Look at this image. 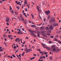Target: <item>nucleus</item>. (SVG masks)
<instances>
[{
    "instance_id": "obj_1",
    "label": "nucleus",
    "mask_w": 61,
    "mask_h": 61,
    "mask_svg": "<svg viewBox=\"0 0 61 61\" xmlns=\"http://www.w3.org/2000/svg\"><path fill=\"white\" fill-rule=\"evenodd\" d=\"M28 31L30 32L31 33H30V34L32 35V36H36V35L34 34V31H33V30H32L30 29H29L28 30Z\"/></svg>"
},
{
    "instance_id": "obj_2",
    "label": "nucleus",
    "mask_w": 61,
    "mask_h": 61,
    "mask_svg": "<svg viewBox=\"0 0 61 61\" xmlns=\"http://www.w3.org/2000/svg\"><path fill=\"white\" fill-rule=\"evenodd\" d=\"M45 13L46 14V15H49L50 14V11L49 10L47 11H45Z\"/></svg>"
},
{
    "instance_id": "obj_3",
    "label": "nucleus",
    "mask_w": 61,
    "mask_h": 61,
    "mask_svg": "<svg viewBox=\"0 0 61 61\" xmlns=\"http://www.w3.org/2000/svg\"><path fill=\"white\" fill-rule=\"evenodd\" d=\"M31 51H32V49H29L26 52V53H28V52H31Z\"/></svg>"
},
{
    "instance_id": "obj_4",
    "label": "nucleus",
    "mask_w": 61,
    "mask_h": 61,
    "mask_svg": "<svg viewBox=\"0 0 61 61\" xmlns=\"http://www.w3.org/2000/svg\"><path fill=\"white\" fill-rule=\"evenodd\" d=\"M9 21V19L8 17H7L6 18V22H8Z\"/></svg>"
},
{
    "instance_id": "obj_5",
    "label": "nucleus",
    "mask_w": 61,
    "mask_h": 61,
    "mask_svg": "<svg viewBox=\"0 0 61 61\" xmlns=\"http://www.w3.org/2000/svg\"><path fill=\"white\" fill-rule=\"evenodd\" d=\"M53 25L54 26H56V25L58 26V23H54L53 24Z\"/></svg>"
},
{
    "instance_id": "obj_6",
    "label": "nucleus",
    "mask_w": 61,
    "mask_h": 61,
    "mask_svg": "<svg viewBox=\"0 0 61 61\" xmlns=\"http://www.w3.org/2000/svg\"><path fill=\"white\" fill-rule=\"evenodd\" d=\"M49 29H51V30H53V26H52L51 25L50 27L49 28Z\"/></svg>"
},
{
    "instance_id": "obj_7",
    "label": "nucleus",
    "mask_w": 61,
    "mask_h": 61,
    "mask_svg": "<svg viewBox=\"0 0 61 61\" xmlns=\"http://www.w3.org/2000/svg\"><path fill=\"white\" fill-rule=\"evenodd\" d=\"M55 48V45H52L51 47V49H53V48Z\"/></svg>"
},
{
    "instance_id": "obj_8",
    "label": "nucleus",
    "mask_w": 61,
    "mask_h": 61,
    "mask_svg": "<svg viewBox=\"0 0 61 61\" xmlns=\"http://www.w3.org/2000/svg\"><path fill=\"white\" fill-rule=\"evenodd\" d=\"M52 32V31L51 30H48L47 32V33H51Z\"/></svg>"
},
{
    "instance_id": "obj_9",
    "label": "nucleus",
    "mask_w": 61,
    "mask_h": 61,
    "mask_svg": "<svg viewBox=\"0 0 61 61\" xmlns=\"http://www.w3.org/2000/svg\"><path fill=\"white\" fill-rule=\"evenodd\" d=\"M41 30H43V29H44V27L42 26L40 28Z\"/></svg>"
},
{
    "instance_id": "obj_10",
    "label": "nucleus",
    "mask_w": 61,
    "mask_h": 61,
    "mask_svg": "<svg viewBox=\"0 0 61 61\" xmlns=\"http://www.w3.org/2000/svg\"><path fill=\"white\" fill-rule=\"evenodd\" d=\"M3 36L4 37H5V38H6V37H7V36H6V34L3 35Z\"/></svg>"
},
{
    "instance_id": "obj_11",
    "label": "nucleus",
    "mask_w": 61,
    "mask_h": 61,
    "mask_svg": "<svg viewBox=\"0 0 61 61\" xmlns=\"http://www.w3.org/2000/svg\"><path fill=\"white\" fill-rule=\"evenodd\" d=\"M20 40V38H17L16 39L15 41H16V42H17V40Z\"/></svg>"
},
{
    "instance_id": "obj_12",
    "label": "nucleus",
    "mask_w": 61,
    "mask_h": 61,
    "mask_svg": "<svg viewBox=\"0 0 61 61\" xmlns=\"http://www.w3.org/2000/svg\"><path fill=\"white\" fill-rule=\"evenodd\" d=\"M51 21L52 22H53V23H54V22H55V20H54V19H52Z\"/></svg>"
},
{
    "instance_id": "obj_13",
    "label": "nucleus",
    "mask_w": 61,
    "mask_h": 61,
    "mask_svg": "<svg viewBox=\"0 0 61 61\" xmlns=\"http://www.w3.org/2000/svg\"><path fill=\"white\" fill-rule=\"evenodd\" d=\"M45 32H46V31H41V34H44V33H45Z\"/></svg>"
},
{
    "instance_id": "obj_14",
    "label": "nucleus",
    "mask_w": 61,
    "mask_h": 61,
    "mask_svg": "<svg viewBox=\"0 0 61 61\" xmlns=\"http://www.w3.org/2000/svg\"><path fill=\"white\" fill-rule=\"evenodd\" d=\"M28 49H27L26 48H25V51H26V52H27V51H28Z\"/></svg>"
},
{
    "instance_id": "obj_15",
    "label": "nucleus",
    "mask_w": 61,
    "mask_h": 61,
    "mask_svg": "<svg viewBox=\"0 0 61 61\" xmlns=\"http://www.w3.org/2000/svg\"><path fill=\"white\" fill-rule=\"evenodd\" d=\"M24 3L25 4H27V0H25Z\"/></svg>"
},
{
    "instance_id": "obj_16",
    "label": "nucleus",
    "mask_w": 61,
    "mask_h": 61,
    "mask_svg": "<svg viewBox=\"0 0 61 61\" xmlns=\"http://www.w3.org/2000/svg\"><path fill=\"white\" fill-rule=\"evenodd\" d=\"M42 46H43V47H44V48H46V47H45L46 46L45 44L42 43Z\"/></svg>"
},
{
    "instance_id": "obj_17",
    "label": "nucleus",
    "mask_w": 61,
    "mask_h": 61,
    "mask_svg": "<svg viewBox=\"0 0 61 61\" xmlns=\"http://www.w3.org/2000/svg\"><path fill=\"white\" fill-rule=\"evenodd\" d=\"M45 29L46 30H49V28L48 27H46L45 28Z\"/></svg>"
},
{
    "instance_id": "obj_18",
    "label": "nucleus",
    "mask_w": 61,
    "mask_h": 61,
    "mask_svg": "<svg viewBox=\"0 0 61 61\" xmlns=\"http://www.w3.org/2000/svg\"><path fill=\"white\" fill-rule=\"evenodd\" d=\"M59 51H60V50L59 49H57L56 50V52H58Z\"/></svg>"
},
{
    "instance_id": "obj_19",
    "label": "nucleus",
    "mask_w": 61,
    "mask_h": 61,
    "mask_svg": "<svg viewBox=\"0 0 61 61\" xmlns=\"http://www.w3.org/2000/svg\"><path fill=\"white\" fill-rule=\"evenodd\" d=\"M38 13H39L40 14V13H41V10H38Z\"/></svg>"
},
{
    "instance_id": "obj_20",
    "label": "nucleus",
    "mask_w": 61,
    "mask_h": 61,
    "mask_svg": "<svg viewBox=\"0 0 61 61\" xmlns=\"http://www.w3.org/2000/svg\"><path fill=\"white\" fill-rule=\"evenodd\" d=\"M23 22H24V23L25 24V25H26V20H24V21H23Z\"/></svg>"
},
{
    "instance_id": "obj_21",
    "label": "nucleus",
    "mask_w": 61,
    "mask_h": 61,
    "mask_svg": "<svg viewBox=\"0 0 61 61\" xmlns=\"http://www.w3.org/2000/svg\"><path fill=\"white\" fill-rule=\"evenodd\" d=\"M60 33V31H58L57 32V34H59Z\"/></svg>"
},
{
    "instance_id": "obj_22",
    "label": "nucleus",
    "mask_w": 61,
    "mask_h": 61,
    "mask_svg": "<svg viewBox=\"0 0 61 61\" xmlns=\"http://www.w3.org/2000/svg\"><path fill=\"white\" fill-rule=\"evenodd\" d=\"M21 20H22V21H25V20H24V18H23V17H22L21 18Z\"/></svg>"
},
{
    "instance_id": "obj_23",
    "label": "nucleus",
    "mask_w": 61,
    "mask_h": 61,
    "mask_svg": "<svg viewBox=\"0 0 61 61\" xmlns=\"http://www.w3.org/2000/svg\"><path fill=\"white\" fill-rule=\"evenodd\" d=\"M31 16H32V18L33 19H34V16L33 15V14H31Z\"/></svg>"
},
{
    "instance_id": "obj_24",
    "label": "nucleus",
    "mask_w": 61,
    "mask_h": 61,
    "mask_svg": "<svg viewBox=\"0 0 61 61\" xmlns=\"http://www.w3.org/2000/svg\"><path fill=\"white\" fill-rule=\"evenodd\" d=\"M22 31H20V34H23V33H22Z\"/></svg>"
},
{
    "instance_id": "obj_25",
    "label": "nucleus",
    "mask_w": 61,
    "mask_h": 61,
    "mask_svg": "<svg viewBox=\"0 0 61 61\" xmlns=\"http://www.w3.org/2000/svg\"><path fill=\"white\" fill-rule=\"evenodd\" d=\"M46 48H47V49H49V50H50L51 48H50L49 47H47Z\"/></svg>"
},
{
    "instance_id": "obj_26",
    "label": "nucleus",
    "mask_w": 61,
    "mask_h": 61,
    "mask_svg": "<svg viewBox=\"0 0 61 61\" xmlns=\"http://www.w3.org/2000/svg\"><path fill=\"white\" fill-rule=\"evenodd\" d=\"M58 43H59V44H61V41L60 40L58 41Z\"/></svg>"
},
{
    "instance_id": "obj_27",
    "label": "nucleus",
    "mask_w": 61,
    "mask_h": 61,
    "mask_svg": "<svg viewBox=\"0 0 61 61\" xmlns=\"http://www.w3.org/2000/svg\"><path fill=\"white\" fill-rule=\"evenodd\" d=\"M54 40L55 41H57V39H56V38L55 39H54Z\"/></svg>"
},
{
    "instance_id": "obj_28",
    "label": "nucleus",
    "mask_w": 61,
    "mask_h": 61,
    "mask_svg": "<svg viewBox=\"0 0 61 61\" xmlns=\"http://www.w3.org/2000/svg\"><path fill=\"white\" fill-rule=\"evenodd\" d=\"M25 52H23V54L21 55V56H24V55L25 54Z\"/></svg>"
},
{
    "instance_id": "obj_29",
    "label": "nucleus",
    "mask_w": 61,
    "mask_h": 61,
    "mask_svg": "<svg viewBox=\"0 0 61 61\" xmlns=\"http://www.w3.org/2000/svg\"><path fill=\"white\" fill-rule=\"evenodd\" d=\"M47 35L48 36H50V33H47Z\"/></svg>"
},
{
    "instance_id": "obj_30",
    "label": "nucleus",
    "mask_w": 61,
    "mask_h": 61,
    "mask_svg": "<svg viewBox=\"0 0 61 61\" xmlns=\"http://www.w3.org/2000/svg\"><path fill=\"white\" fill-rule=\"evenodd\" d=\"M53 51H56V48H54L53 49Z\"/></svg>"
},
{
    "instance_id": "obj_31",
    "label": "nucleus",
    "mask_w": 61,
    "mask_h": 61,
    "mask_svg": "<svg viewBox=\"0 0 61 61\" xmlns=\"http://www.w3.org/2000/svg\"><path fill=\"white\" fill-rule=\"evenodd\" d=\"M10 10L11 11H12V7H11V6H10Z\"/></svg>"
},
{
    "instance_id": "obj_32",
    "label": "nucleus",
    "mask_w": 61,
    "mask_h": 61,
    "mask_svg": "<svg viewBox=\"0 0 61 61\" xmlns=\"http://www.w3.org/2000/svg\"><path fill=\"white\" fill-rule=\"evenodd\" d=\"M10 12L11 13H12V14H14V10H12V11H11Z\"/></svg>"
},
{
    "instance_id": "obj_33",
    "label": "nucleus",
    "mask_w": 61,
    "mask_h": 61,
    "mask_svg": "<svg viewBox=\"0 0 61 61\" xmlns=\"http://www.w3.org/2000/svg\"><path fill=\"white\" fill-rule=\"evenodd\" d=\"M12 56L13 57H14V58H15V55H12Z\"/></svg>"
},
{
    "instance_id": "obj_34",
    "label": "nucleus",
    "mask_w": 61,
    "mask_h": 61,
    "mask_svg": "<svg viewBox=\"0 0 61 61\" xmlns=\"http://www.w3.org/2000/svg\"><path fill=\"white\" fill-rule=\"evenodd\" d=\"M15 15H18V13L16 12H15Z\"/></svg>"
},
{
    "instance_id": "obj_35",
    "label": "nucleus",
    "mask_w": 61,
    "mask_h": 61,
    "mask_svg": "<svg viewBox=\"0 0 61 61\" xmlns=\"http://www.w3.org/2000/svg\"><path fill=\"white\" fill-rule=\"evenodd\" d=\"M43 58V57L41 56L40 57V59H42V58Z\"/></svg>"
},
{
    "instance_id": "obj_36",
    "label": "nucleus",
    "mask_w": 61,
    "mask_h": 61,
    "mask_svg": "<svg viewBox=\"0 0 61 61\" xmlns=\"http://www.w3.org/2000/svg\"><path fill=\"white\" fill-rule=\"evenodd\" d=\"M20 17H21V18L23 17V16H22V15H21V14H20Z\"/></svg>"
},
{
    "instance_id": "obj_37",
    "label": "nucleus",
    "mask_w": 61,
    "mask_h": 61,
    "mask_svg": "<svg viewBox=\"0 0 61 61\" xmlns=\"http://www.w3.org/2000/svg\"><path fill=\"white\" fill-rule=\"evenodd\" d=\"M33 55L35 56H36V54H33Z\"/></svg>"
},
{
    "instance_id": "obj_38",
    "label": "nucleus",
    "mask_w": 61,
    "mask_h": 61,
    "mask_svg": "<svg viewBox=\"0 0 61 61\" xmlns=\"http://www.w3.org/2000/svg\"><path fill=\"white\" fill-rule=\"evenodd\" d=\"M16 48V46H14V49H15V48Z\"/></svg>"
},
{
    "instance_id": "obj_39",
    "label": "nucleus",
    "mask_w": 61,
    "mask_h": 61,
    "mask_svg": "<svg viewBox=\"0 0 61 61\" xmlns=\"http://www.w3.org/2000/svg\"><path fill=\"white\" fill-rule=\"evenodd\" d=\"M0 51L1 52H3V50H2V49H0Z\"/></svg>"
},
{
    "instance_id": "obj_40",
    "label": "nucleus",
    "mask_w": 61,
    "mask_h": 61,
    "mask_svg": "<svg viewBox=\"0 0 61 61\" xmlns=\"http://www.w3.org/2000/svg\"><path fill=\"white\" fill-rule=\"evenodd\" d=\"M37 50H38V51H41V50L40 49H37Z\"/></svg>"
},
{
    "instance_id": "obj_41",
    "label": "nucleus",
    "mask_w": 61,
    "mask_h": 61,
    "mask_svg": "<svg viewBox=\"0 0 61 61\" xmlns=\"http://www.w3.org/2000/svg\"><path fill=\"white\" fill-rule=\"evenodd\" d=\"M17 8L18 10H19V7H17Z\"/></svg>"
},
{
    "instance_id": "obj_42",
    "label": "nucleus",
    "mask_w": 61,
    "mask_h": 61,
    "mask_svg": "<svg viewBox=\"0 0 61 61\" xmlns=\"http://www.w3.org/2000/svg\"><path fill=\"white\" fill-rule=\"evenodd\" d=\"M37 36H38V37H40V36H40V35L39 34H38L37 35Z\"/></svg>"
},
{
    "instance_id": "obj_43",
    "label": "nucleus",
    "mask_w": 61,
    "mask_h": 61,
    "mask_svg": "<svg viewBox=\"0 0 61 61\" xmlns=\"http://www.w3.org/2000/svg\"><path fill=\"white\" fill-rule=\"evenodd\" d=\"M32 27H35L36 26V25H32Z\"/></svg>"
},
{
    "instance_id": "obj_44",
    "label": "nucleus",
    "mask_w": 61,
    "mask_h": 61,
    "mask_svg": "<svg viewBox=\"0 0 61 61\" xmlns=\"http://www.w3.org/2000/svg\"><path fill=\"white\" fill-rule=\"evenodd\" d=\"M37 9L38 10H39V7H38V6H37Z\"/></svg>"
},
{
    "instance_id": "obj_45",
    "label": "nucleus",
    "mask_w": 61,
    "mask_h": 61,
    "mask_svg": "<svg viewBox=\"0 0 61 61\" xmlns=\"http://www.w3.org/2000/svg\"><path fill=\"white\" fill-rule=\"evenodd\" d=\"M45 53H44V54L45 55H46V54H47V52H46L45 51Z\"/></svg>"
},
{
    "instance_id": "obj_46",
    "label": "nucleus",
    "mask_w": 61,
    "mask_h": 61,
    "mask_svg": "<svg viewBox=\"0 0 61 61\" xmlns=\"http://www.w3.org/2000/svg\"><path fill=\"white\" fill-rule=\"evenodd\" d=\"M44 54V52H43L42 53V56H43V55Z\"/></svg>"
},
{
    "instance_id": "obj_47",
    "label": "nucleus",
    "mask_w": 61,
    "mask_h": 61,
    "mask_svg": "<svg viewBox=\"0 0 61 61\" xmlns=\"http://www.w3.org/2000/svg\"><path fill=\"white\" fill-rule=\"evenodd\" d=\"M18 34H20V31H18Z\"/></svg>"
},
{
    "instance_id": "obj_48",
    "label": "nucleus",
    "mask_w": 61,
    "mask_h": 61,
    "mask_svg": "<svg viewBox=\"0 0 61 61\" xmlns=\"http://www.w3.org/2000/svg\"><path fill=\"white\" fill-rule=\"evenodd\" d=\"M51 38H53V37H54V36H52L51 37H50Z\"/></svg>"
},
{
    "instance_id": "obj_49",
    "label": "nucleus",
    "mask_w": 61,
    "mask_h": 61,
    "mask_svg": "<svg viewBox=\"0 0 61 61\" xmlns=\"http://www.w3.org/2000/svg\"><path fill=\"white\" fill-rule=\"evenodd\" d=\"M6 25H9V23H7Z\"/></svg>"
},
{
    "instance_id": "obj_50",
    "label": "nucleus",
    "mask_w": 61,
    "mask_h": 61,
    "mask_svg": "<svg viewBox=\"0 0 61 61\" xmlns=\"http://www.w3.org/2000/svg\"><path fill=\"white\" fill-rule=\"evenodd\" d=\"M50 18V17L49 16H48V19H49Z\"/></svg>"
},
{
    "instance_id": "obj_51",
    "label": "nucleus",
    "mask_w": 61,
    "mask_h": 61,
    "mask_svg": "<svg viewBox=\"0 0 61 61\" xmlns=\"http://www.w3.org/2000/svg\"><path fill=\"white\" fill-rule=\"evenodd\" d=\"M23 15H26V13H24L23 14Z\"/></svg>"
},
{
    "instance_id": "obj_52",
    "label": "nucleus",
    "mask_w": 61,
    "mask_h": 61,
    "mask_svg": "<svg viewBox=\"0 0 61 61\" xmlns=\"http://www.w3.org/2000/svg\"><path fill=\"white\" fill-rule=\"evenodd\" d=\"M27 5V6H28V7H29V5H30L29 4H29H27L26 5Z\"/></svg>"
},
{
    "instance_id": "obj_53",
    "label": "nucleus",
    "mask_w": 61,
    "mask_h": 61,
    "mask_svg": "<svg viewBox=\"0 0 61 61\" xmlns=\"http://www.w3.org/2000/svg\"><path fill=\"white\" fill-rule=\"evenodd\" d=\"M26 39H28V38H28V37H26Z\"/></svg>"
},
{
    "instance_id": "obj_54",
    "label": "nucleus",
    "mask_w": 61,
    "mask_h": 61,
    "mask_svg": "<svg viewBox=\"0 0 61 61\" xmlns=\"http://www.w3.org/2000/svg\"><path fill=\"white\" fill-rule=\"evenodd\" d=\"M43 52L42 51H41V52H40V53H41V54H42Z\"/></svg>"
},
{
    "instance_id": "obj_55",
    "label": "nucleus",
    "mask_w": 61,
    "mask_h": 61,
    "mask_svg": "<svg viewBox=\"0 0 61 61\" xmlns=\"http://www.w3.org/2000/svg\"><path fill=\"white\" fill-rule=\"evenodd\" d=\"M49 42L50 43H51V41H49Z\"/></svg>"
},
{
    "instance_id": "obj_56",
    "label": "nucleus",
    "mask_w": 61,
    "mask_h": 61,
    "mask_svg": "<svg viewBox=\"0 0 61 61\" xmlns=\"http://www.w3.org/2000/svg\"><path fill=\"white\" fill-rule=\"evenodd\" d=\"M17 5H19V2L17 3Z\"/></svg>"
},
{
    "instance_id": "obj_57",
    "label": "nucleus",
    "mask_w": 61,
    "mask_h": 61,
    "mask_svg": "<svg viewBox=\"0 0 61 61\" xmlns=\"http://www.w3.org/2000/svg\"><path fill=\"white\" fill-rule=\"evenodd\" d=\"M44 21L45 22V21H46V19H45V18L44 19Z\"/></svg>"
},
{
    "instance_id": "obj_58",
    "label": "nucleus",
    "mask_w": 61,
    "mask_h": 61,
    "mask_svg": "<svg viewBox=\"0 0 61 61\" xmlns=\"http://www.w3.org/2000/svg\"><path fill=\"white\" fill-rule=\"evenodd\" d=\"M9 37H11V36L10 35H8Z\"/></svg>"
},
{
    "instance_id": "obj_59",
    "label": "nucleus",
    "mask_w": 61,
    "mask_h": 61,
    "mask_svg": "<svg viewBox=\"0 0 61 61\" xmlns=\"http://www.w3.org/2000/svg\"><path fill=\"white\" fill-rule=\"evenodd\" d=\"M56 38H57V37H58V36L57 35L56 36Z\"/></svg>"
},
{
    "instance_id": "obj_60",
    "label": "nucleus",
    "mask_w": 61,
    "mask_h": 61,
    "mask_svg": "<svg viewBox=\"0 0 61 61\" xmlns=\"http://www.w3.org/2000/svg\"><path fill=\"white\" fill-rule=\"evenodd\" d=\"M43 39H45V38L44 37H41Z\"/></svg>"
},
{
    "instance_id": "obj_61",
    "label": "nucleus",
    "mask_w": 61,
    "mask_h": 61,
    "mask_svg": "<svg viewBox=\"0 0 61 61\" xmlns=\"http://www.w3.org/2000/svg\"><path fill=\"white\" fill-rule=\"evenodd\" d=\"M48 56V54H46V57H47Z\"/></svg>"
},
{
    "instance_id": "obj_62",
    "label": "nucleus",
    "mask_w": 61,
    "mask_h": 61,
    "mask_svg": "<svg viewBox=\"0 0 61 61\" xmlns=\"http://www.w3.org/2000/svg\"><path fill=\"white\" fill-rule=\"evenodd\" d=\"M19 56H20V57H21V54H19Z\"/></svg>"
},
{
    "instance_id": "obj_63",
    "label": "nucleus",
    "mask_w": 61,
    "mask_h": 61,
    "mask_svg": "<svg viewBox=\"0 0 61 61\" xmlns=\"http://www.w3.org/2000/svg\"><path fill=\"white\" fill-rule=\"evenodd\" d=\"M43 58H44V59L46 57H45V56H43Z\"/></svg>"
},
{
    "instance_id": "obj_64",
    "label": "nucleus",
    "mask_w": 61,
    "mask_h": 61,
    "mask_svg": "<svg viewBox=\"0 0 61 61\" xmlns=\"http://www.w3.org/2000/svg\"><path fill=\"white\" fill-rule=\"evenodd\" d=\"M25 10L26 11H27V8H26L25 9Z\"/></svg>"
}]
</instances>
